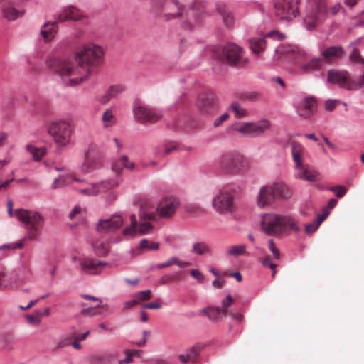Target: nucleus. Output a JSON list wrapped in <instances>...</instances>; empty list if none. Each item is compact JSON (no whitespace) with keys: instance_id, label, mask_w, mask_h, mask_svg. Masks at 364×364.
I'll return each instance as SVG.
<instances>
[{"instance_id":"nucleus-23","label":"nucleus","mask_w":364,"mask_h":364,"mask_svg":"<svg viewBox=\"0 0 364 364\" xmlns=\"http://www.w3.org/2000/svg\"><path fill=\"white\" fill-rule=\"evenodd\" d=\"M81 296L84 299H88L97 303L95 306H90L82 309L80 311V314L82 316H95L97 315H103L107 312V306L102 305V301L100 299L87 294H82Z\"/></svg>"},{"instance_id":"nucleus-54","label":"nucleus","mask_w":364,"mask_h":364,"mask_svg":"<svg viewBox=\"0 0 364 364\" xmlns=\"http://www.w3.org/2000/svg\"><path fill=\"white\" fill-rule=\"evenodd\" d=\"M350 60L353 63L364 64V59L360 56L357 49H353L350 55Z\"/></svg>"},{"instance_id":"nucleus-8","label":"nucleus","mask_w":364,"mask_h":364,"mask_svg":"<svg viewBox=\"0 0 364 364\" xmlns=\"http://www.w3.org/2000/svg\"><path fill=\"white\" fill-rule=\"evenodd\" d=\"M219 166L220 171L225 173L236 174L247 170L249 162L240 153L232 152L221 157Z\"/></svg>"},{"instance_id":"nucleus-60","label":"nucleus","mask_w":364,"mask_h":364,"mask_svg":"<svg viewBox=\"0 0 364 364\" xmlns=\"http://www.w3.org/2000/svg\"><path fill=\"white\" fill-rule=\"evenodd\" d=\"M229 117V115L228 113H225L222 114L220 117L216 119L214 121L213 125L214 127H217L220 126L225 121H226Z\"/></svg>"},{"instance_id":"nucleus-32","label":"nucleus","mask_w":364,"mask_h":364,"mask_svg":"<svg viewBox=\"0 0 364 364\" xmlns=\"http://www.w3.org/2000/svg\"><path fill=\"white\" fill-rule=\"evenodd\" d=\"M275 198L288 199L291 197L292 193L290 188L282 182H277L272 184Z\"/></svg>"},{"instance_id":"nucleus-59","label":"nucleus","mask_w":364,"mask_h":364,"mask_svg":"<svg viewBox=\"0 0 364 364\" xmlns=\"http://www.w3.org/2000/svg\"><path fill=\"white\" fill-rule=\"evenodd\" d=\"M190 274L191 277H194L199 282H203L204 280L203 274L198 269H192L190 271Z\"/></svg>"},{"instance_id":"nucleus-4","label":"nucleus","mask_w":364,"mask_h":364,"mask_svg":"<svg viewBox=\"0 0 364 364\" xmlns=\"http://www.w3.org/2000/svg\"><path fill=\"white\" fill-rule=\"evenodd\" d=\"M291 151L296 178L314 181L318 176V173L304 163L306 151L304 147L298 142L293 141L291 144Z\"/></svg>"},{"instance_id":"nucleus-50","label":"nucleus","mask_w":364,"mask_h":364,"mask_svg":"<svg viewBox=\"0 0 364 364\" xmlns=\"http://www.w3.org/2000/svg\"><path fill=\"white\" fill-rule=\"evenodd\" d=\"M267 246L269 250L272 253V257L278 260L280 258V251L275 246L274 240L272 239L269 240Z\"/></svg>"},{"instance_id":"nucleus-61","label":"nucleus","mask_w":364,"mask_h":364,"mask_svg":"<svg viewBox=\"0 0 364 364\" xmlns=\"http://www.w3.org/2000/svg\"><path fill=\"white\" fill-rule=\"evenodd\" d=\"M267 36L269 37V38H272L274 39H277V40H282L285 38L284 34L279 33V31H273L269 32L267 35Z\"/></svg>"},{"instance_id":"nucleus-28","label":"nucleus","mask_w":364,"mask_h":364,"mask_svg":"<svg viewBox=\"0 0 364 364\" xmlns=\"http://www.w3.org/2000/svg\"><path fill=\"white\" fill-rule=\"evenodd\" d=\"M281 53L291 55V57L297 63L306 60L308 58V55L305 51L299 49L296 46H284L281 50Z\"/></svg>"},{"instance_id":"nucleus-26","label":"nucleus","mask_w":364,"mask_h":364,"mask_svg":"<svg viewBox=\"0 0 364 364\" xmlns=\"http://www.w3.org/2000/svg\"><path fill=\"white\" fill-rule=\"evenodd\" d=\"M60 23L56 21L53 22H47L43 25L41 28V36L45 42H50L53 41L58 32V24Z\"/></svg>"},{"instance_id":"nucleus-30","label":"nucleus","mask_w":364,"mask_h":364,"mask_svg":"<svg viewBox=\"0 0 364 364\" xmlns=\"http://www.w3.org/2000/svg\"><path fill=\"white\" fill-rule=\"evenodd\" d=\"M216 9L225 26L230 27L234 24L233 15L226 4L220 3L217 5Z\"/></svg>"},{"instance_id":"nucleus-31","label":"nucleus","mask_w":364,"mask_h":364,"mask_svg":"<svg viewBox=\"0 0 364 364\" xmlns=\"http://www.w3.org/2000/svg\"><path fill=\"white\" fill-rule=\"evenodd\" d=\"M124 87L122 85H111L105 92V93L100 99V102L102 104L107 103L110 100L117 97L119 94L123 92Z\"/></svg>"},{"instance_id":"nucleus-55","label":"nucleus","mask_w":364,"mask_h":364,"mask_svg":"<svg viewBox=\"0 0 364 364\" xmlns=\"http://www.w3.org/2000/svg\"><path fill=\"white\" fill-rule=\"evenodd\" d=\"M232 303V298L229 294L227 296L226 299L222 301V307H223V314L224 316L228 315V309Z\"/></svg>"},{"instance_id":"nucleus-47","label":"nucleus","mask_w":364,"mask_h":364,"mask_svg":"<svg viewBox=\"0 0 364 364\" xmlns=\"http://www.w3.org/2000/svg\"><path fill=\"white\" fill-rule=\"evenodd\" d=\"M177 149V144L174 141H170L164 145L163 151H157L156 153L157 156L164 157L170 154L173 151Z\"/></svg>"},{"instance_id":"nucleus-34","label":"nucleus","mask_w":364,"mask_h":364,"mask_svg":"<svg viewBox=\"0 0 364 364\" xmlns=\"http://www.w3.org/2000/svg\"><path fill=\"white\" fill-rule=\"evenodd\" d=\"M191 252L196 255H211L212 249L205 242H196L192 245Z\"/></svg>"},{"instance_id":"nucleus-58","label":"nucleus","mask_w":364,"mask_h":364,"mask_svg":"<svg viewBox=\"0 0 364 364\" xmlns=\"http://www.w3.org/2000/svg\"><path fill=\"white\" fill-rule=\"evenodd\" d=\"M318 227H319V225L315 221H314L313 223L307 224L305 226V232L307 234H311L314 232H315L318 229Z\"/></svg>"},{"instance_id":"nucleus-57","label":"nucleus","mask_w":364,"mask_h":364,"mask_svg":"<svg viewBox=\"0 0 364 364\" xmlns=\"http://www.w3.org/2000/svg\"><path fill=\"white\" fill-rule=\"evenodd\" d=\"M71 344V338H65L60 341L58 343L55 348H54L55 350H58L59 349H61L63 348H65L66 346H68Z\"/></svg>"},{"instance_id":"nucleus-36","label":"nucleus","mask_w":364,"mask_h":364,"mask_svg":"<svg viewBox=\"0 0 364 364\" xmlns=\"http://www.w3.org/2000/svg\"><path fill=\"white\" fill-rule=\"evenodd\" d=\"M200 314L207 316L213 321H218L223 317H225L223 314V311L219 307L209 306L203 309L200 311Z\"/></svg>"},{"instance_id":"nucleus-21","label":"nucleus","mask_w":364,"mask_h":364,"mask_svg":"<svg viewBox=\"0 0 364 364\" xmlns=\"http://www.w3.org/2000/svg\"><path fill=\"white\" fill-rule=\"evenodd\" d=\"M85 17L83 13L77 8L73 6H67L63 7L59 13L57 20L60 23L67 21H76L82 19Z\"/></svg>"},{"instance_id":"nucleus-20","label":"nucleus","mask_w":364,"mask_h":364,"mask_svg":"<svg viewBox=\"0 0 364 364\" xmlns=\"http://www.w3.org/2000/svg\"><path fill=\"white\" fill-rule=\"evenodd\" d=\"M275 200V194L272 185L260 188L257 198V204L259 208L269 206Z\"/></svg>"},{"instance_id":"nucleus-5","label":"nucleus","mask_w":364,"mask_h":364,"mask_svg":"<svg viewBox=\"0 0 364 364\" xmlns=\"http://www.w3.org/2000/svg\"><path fill=\"white\" fill-rule=\"evenodd\" d=\"M15 216L25 224L27 231L26 238L29 240H37L44 222L43 216L37 212L25 209L16 210Z\"/></svg>"},{"instance_id":"nucleus-10","label":"nucleus","mask_w":364,"mask_h":364,"mask_svg":"<svg viewBox=\"0 0 364 364\" xmlns=\"http://www.w3.org/2000/svg\"><path fill=\"white\" fill-rule=\"evenodd\" d=\"M153 11L161 14L166 21L182 14L183 6L178 0H153Z\"/></svg>"},{"instance_id":"nucleus-49","label":"nucleus","mask_w":364,"mask_h":364,"mask_svg":"<svg viewBox=\"0 0 364 364\" xmlns=\"http://www.w3.org/2000/svg\"><path fill=\"white\" fill-rule=\"evenodd\" d=\"M134 297L138 300V303L140 301H147L151 298V291L150 290L139 291L136 293Z\"/></svg>"},{"instance_id":"nucleus-44","label":"nucleus","mask_w":364,"mask_h":364,"mask_svg":"<svg viewBox=\"0 0 364 364\" xmlns=\"http://www.w3.org/2000/svg\"><path fill=\"white\" fill-rule=\"evenodd\" d=\"M95 252L98 255H107L109 251V244L107 242L97 240L93 245Z\"/></svg>"},{"instance_id":"nucleus-6","label":"nucleus","mask_w":364,"mask_h":364,"mask_svg":"<svg viewBox=\"0 0 364 364\" xmlns=\"http://www.w3.org/2000/svg\"><path fill=\"white\" fill-rule=\"evenodd\" d=\"M73 132V124L65 119L54 121L50 124L48 128V133L59 146H65L70 142Z\"/></svg>"},{"instance_id":"nucleus-53","label":"nucleus","mask_w":364,"mask_h":364,"mask_svg":"<svg viewBox=\"0 0 364 364\" xmlns=\"http://www.w3.org/2000/svg\"><path fill=\"white\" fill-rule=\"evenodd\" d=\"M36 314L35 316L33 315H28L26 316L27 319L28 320V322L31 324L33 325H38L40 323L41 321V317L43 316V314L41 311H36Z\"/></svg>"},{"instance_id":"nucleus-43","label":"nucleus","mask_w":364,"mask_h":364,"mask_svg":"<svg viewBox=\"0 0 364 364\" xmlns=\"http://www.w3.org/2000/svg\"><path fill=\"white\" fill-rule=\"evenodd\" d=\"M159 243L151 242L147 239H142L139 245L138 250H150V251H155L159 250Z\"/></svg>"},{"instance_id":"nucleus-41","label":"nucleus","mask_w":364,"mask_h":364,"mask_svg":"<svg viewBox=\"0 0 364 364\" xmlns=\"http://www.w3.org/2000/svg\"><path fill=\"white\" fill-rule=\"evenodd\" d=\"M102 122L105 127H111L116 123V117L112 109H107L102 115Z\"/></svg>"},{"instance_id":"nucleus-51","label":"nucleus","mask_w":364,"mask_h":364,"mask_svg":"<svg viewBox=\"0 0 364 364\" xmlns=\"http://www.w3.org/2000/svg\"><path fill=\"white\" fill-rule=\"evenodd\" d=\"M178 259L176 257H171L168 260H167L163 263L158 264L156 266V268L158 269L168 268L171 266L176 265V263H178Z\"/></svg>"},{"instance_id":"nucleus-1","label":"nucleus","mask_w":364,"mask_h":364,"mask_svg":"<svg viewBox=\"0 0 364 364\" xmlns=\"http://www.w3.org/2000/svg\"><path fill=\"white\" fill-rule=\"evenodd\" d=\"M103 48L93 43L85 44L74 52L77 65L70 57L50 59L48 65L62 78L66 85L74 86L85 81L91 73L92 68L102 62Z\"/></svg>"},{"instance_id":"nucleus-56","label":"nucleus","mask_w":364,"mask_h":364,"mask_svg":"<svg viewBox=\"0 0 364 364\" xmlns=\"http://www.w3.org/2000/svg\"><path fill=\"white\" fill-rule=\"evenodd\" d=\"M338 100H328L325 102V109L328 112L333 111L338 103Z\"/></svg>"},{"instance_id":"nucleus-11","label":"nucleus","mask_w":364,"mask_h":364,"mask_svg":"<svg viewBox=\"0 0 364 364\" xmlns=\"http://www.w3.org/2000/svg\"><path fill=\"white\" fill-rule=\"evenodd\" d=\"M216 57L229 65H242V48L235 43H228L216 51Z\"/></svg>"},{"instance_id":"nucleus-35","label":"nucleus","mask_w":364,"mask_h":364,"mask_svg":"<svg viewBox=\"0 0 364 364\" xmlns=\"http://www.w3.org/2000/svg\"><path fill=\"white\" fill-rule=\"evenodd\" d=\"M324 64L323 60L320 58H314L309 62L303 63L300 66V69L304 73H311L319 70Z\"/></svg>"},{"instance_id":"nucleus-33","label":"nucleus","mask_w":364,"mask_h":364,"mask_svg":"<svg viewBox=\"0 0 364 364\" xmlns=\"http://www.w3.org/2000/svg\"><path fill=\"white\" fill-rule=\"evenodd\" d=\"M77 182H82V181L74 176H60L53 181L52 184V188L55 189L61 188L65 185H70L73 186L75 188L79 190L80 188L75 185V183Z\"/></svg>"},{"instance_id":"nucleus-42","label":"nucleus","mask_w":364,"mask_h":364,"mask_svg":"<svg viewBox=\"0 0 364 364\" xmlns=\"http://www.w3.org/2000/svg\"><path fill=\"white\" fill-rule=\"evenodd\" d=\"M247 245L245 244H240L237 245L231 246L227 251V253L229 255L238 257L242 255H247V252L246 251Z\"/></svg>"},{"instance_id":"nucleus-39","label":"nucleus","mask_w":364,"mask_h":364,"mask_svg":"<svg viewBox=\"0 0 364 364\" xmlns=\"http://www.w3.org/2000/svg\"><path fill=\"white\" fill-rule=\"evenodd\" d=\"M123 167L132 170L134 167L133 162H129L126 156H122L119 161L112 164V169L115 172H119Z\"/></svg>"},{"instance_id":"nucleus-2","label":"nucleus","mask_w":364,"mask_h":364,"mask_svg":"<svg viewBox=\"0 0 364 364\" xmlns=\"http://www.w3.org/2000/svg\"><path fill=\"white\" fill-rule=\"evenodd\" d=\"M262 228L267 234L274 235H280L289 230L296 232L301 230L294 218L275 213H267L263 216Z\"/></svg>"},{"instance_id":"nucleus-45","label":"nucleus","mask_w":364,"mask_h":364,"mask_svg":"<svg viewBox=\"0 0 364 364\" xmlns=\"http://www.w3.org/2000/svg\"><path fill=\"white\" fill-rule=\"evenodd\" d=\"M189 18L188 21L186 23L185 26L188 23H190L191 26L188 28L189 29H192L193 26L199 25L202 21V14L200 12H197L194 10H191L189 11Z\"/></svg>"},{"instance_id":"nucleus-40","label":"nucleus","mask_w":364,"mask_h":364,"mask_svg":"<svg viewBox=\"0 0 364 364\" xmlns=\"http://www.w3.org/2000/svg\"><path fill=\"white\" fill-rule=\"evenodd\" d=\"M14 276L12 272H0V288H9L12 286Z\"/></svg>"},{"instance_id":"nucleus-62","label":"nucleus","mask_w":364,"mask_h":364,"mask_svg":"<svg viewBox=\"0 0 364 364\" xmlns=\"http://www.w3.org/2000/svg\"><path fill=\"white\" fill-rule=\"evenodd\" d=\"M161 306V304L158 302H151L143 304V307L150 309H159Z\"/></svg>"},{"instance_id":"nucleus-15","label":"nucleus","mask_w":364,"mask_h":364,"mask_svg":"<svg viewBox=\"0 0 364 364\" xmlns=\"http://www.w3.org/2000/svg\"><path fill=\"white\" fill-rule=\"evenodd\" d=\"M118 186V180L112 178L103 181L99 183L89 184L87 187L79 188V192L82 194L94 196L98 193H103L113 189Z\"/></svg>"},{"instance_id":"nucleus-27","label":"nucleus","mask_w":364,"mask_h":364,"mask_svg":"<svg viewBox=\"0 0 364 364\" xmlns=\"http://www.w3.org/2000/svg\"><path fill=\"white\" fill-rule=\"evenodd\" d=\"M204 346L202 344H195L186 350V354H181L178 358L183 364L188 363H195L197 357L199 355Z\"/></svg>"},{"instance_id":"nucleus-12","label":"nucleus","mask_w":364,"mask_h":364,"mask_svg":"<svg viewBox=\"0 0 364 364\" xmlns=\"http://www.w3.org/2000/svg\"><path fill=\"white\" fill-rule=\"evenodd\" d=\"M235 197L232 190L223 188L213 200L214 208L220 213H232L235 209Z\"/></svg>"},{"instance_id":"nucleus-16","label":"nucleus","mask_w":364,"mask_h":364,"mask_svg":"<svg viewBox=\"0 0 364 364\" xmlns=\"http://www.w3.org/2000/svg\"><path fill=\"white\" fill-rule=\"evenodd\" d=\"M23 0H0L2 5V15L8 21H14L22 16L24 11L19 8Z\"/></svg>"},{"instance_id":"nucleus-22","label":"nucleus","mask_w":364,"mask_h":364,"mask_svg":"<svg viewBox=\"0 0 364 364\" xmlns=\"http://www.w3.org/2000/svg\"><path fill=\"white\" fill-rule=\"evenodd\" d=\"M122 223L123 220L120 215H114L110 218L100 220L97 229L102 233L114 232L119 229Z\"/></svg>"},{"instance_id":"nucleus-37","label":"nucleus","mask_w":364,"mask_h":364,"mask_svg":"<svg viewBox=\"0 0 364 364\" xmlns=\"http://www.w3.org/2000/svg\"><path fill=\"white\" fill-rule=\"evenodd\" d=\"M249 43L252 51L256 55H259L266 48L265 40L262 38H252Z\"/></svg>"},{"instance_id":"nucleus-18","label":"nucleus","mask_w":364,"mask_h":364,"mask_svg":"<svg viewBox=\"0 0 364 364\" xmlns=\"http://www.w3.org/2000/svg\"><path fill=\"white\" fill-rule=\"evenodd\" d=\"M107 263L92 257H85L80 262L81 271L87 274H100Z\"/></svg>"},{"instance_id":"nucleus-13","label":"nucleus","mask_w":364,"mask_h":364,"mask_svg":"<svg viewBox=\"0 0 364 364\" xmlns=\"http://www.w3.org/2000/svg\"><path fill=\"white\" fill-rule=\"evenodd\" d=\"M298 0H277L274 3L275 15L281 20L291 21L299 14Z\"/></svg>"},{"instance_id":"nucleus-7","label":"nucleus","mask_w":364,"mask_h":364,"mask_svg":"<svg viewBox=\"0 0 364 364\" xmlns=\"http://www.w3.org/2000/svg\"><path fill=\"white\" fill-rule=\"evenodd\" d=\"M326 16V4L324 0H314L308 3L304 18L306 28L312 30L321 23Z\"/></svg>"},{"instance_id":"nucleus-46","label":"nucleus","mask_w":364,"mask_h":364,"mask_svg":"<svg viewBox=\"0 0 364 364\" xmlns=\"http://www.w3.org/2000/svg\"><path fill=\"white\" fill-rule=\"evenodd\" d=\"M230 110L232 111L236 117H244L247 114V112L245 109L238 102H233L230 107Z\"/></svg>"},{"instance_id":"nucleus-19","label":"nucleus","mask_w":364,"mask_h":364,"mask_svg":"<svg viewBox=\"0 0 364 364\" xmlns=\"http://www.w3.org/2000/svg\"><path fill=\"white\" fill-rule=\"evenodd\" d=\"M100 164V156L95 148H90L87 151L81 170L88 173L97 168Z\"/></svg>"},{"instance_id":"nucleus-17","label":"nucleus","mask_w":364,"mask_h":364,"mask_svg":"<svg viewBox=\"0 0 364 364\" xmlns=\"http://www.w3.org/2000/svg\"><path fill=\"white\" fill-rule=\"evenodd\" d=\"M139 223H137L136 218L134 215H132L130 217L131 224L125 228L123 230V234L124 235H133L137 233L140 234H147L152 229L153 225L146 222L147 220L141 219L139 217Z\"/></svg>"},{"instance_id":"nucleus-14","label":"nucleus","mask_w":364,"mask_h":364,"mask_svg":"<svg viewBox=\"0 0 364 364\" xmlns=\"http://www.w3.org/2000/svg\"><path fill=\"white\" fill-rule=\"evenodd\" d=\"M134 114L136 120L141 123H154L161 117V113L142 105L134 107Z\"/></svg>"},{"instance_id":"nucleus-64","label":"nucleus","mask_w":364,"mask_h":364,"mask_svg":"<svg viewBox=\"0 0 364 364\" xmlns=\"http://www.w3.org/2000/svg\"><path fill=\"white\" fill-rule=\"evenodd\" d=\"M8 135L5 132H0V148L3 147L7 142Z\"/></svg>"},{"instance_id":"nucleus-63","label":"nucleus","mask_w":364,"mask_h":364,"mask_svg":"<svg viewBox=\"0 0 364 364\" xmlns=\"http://www.w3.org/2000/svg\"><path fill=\"white\" fill-rule=\"evenodd\" d=\"M341 9L342 6L340 4H336L329 9V11L330 13L334 16L337 14Z\"/></svg>"},{"instance_id":"nucleus-52","label":"nucleus","mask_w":364,"mask_h":364,"mask_svg":"<svg viewBox=\"0 0 364 364\" xmlns=\"http://www.w3.org/2000/svg\"><path fill=\"white\" fill-rule=\"evenodd\" d=\"M328 189L334 192L338 198H342L347 191V188L343 186H331Z\"/></svg>"},{"instance_id":"nucleus-48","label":"nucleus","mask_w":364,"mask_h":364,"mask_svg":"<svg viewBox=\"0 0 364 364\" xmlns=\"http://www.w3.org/2000/svg\"><path fill=\"white\" fill-rule=\"evenodd\" d=\"M261 263L263 267H269L272 269V277L274 278L276 274L277 264L272 262V257L270 255L264 256V257L261 259Z\"/></svg>"},{"instance_id":"nucleus-25","label":"nucleus","mask_w":364,"mask_h":364,"mask_svg":"<svg viewBox=\"0 0 364 364\" xmlns=\"http://www.w3.org/2000/svg\"><path fill=\"white\" fill-rule=\"evenodd\" d=\"M317 109V102L313 97H306L300 103L297 108L299 116L309 118L313 115Z\"/></svg>"},{"instance_id":"nucleus-24","label":"nucleus","mask_w":364,"mask_h":364,"mask_svg":"<svg viewBox=\"0 0 364 364\" xmlns=\"http://www.w3.org/2000/svg\"><path fill=\"white\" fill-rule=\"evenodd\" d=\"M198 110L201 114H210L217 108L215 97L212 94L201 95L198 101Z\"/></svg>"},{"instance_id":"nucleus-29","label":"nucleus","mask_w":364,"mask_h":364,"mask_svg":"<svg viewBox=\"0 0 364 364\" xmlns=\"http://www.w3.org/2000/svg\"><path fill=\"white\" fill-rule=\"evenodd\" d=\"M345 54L343 48L341 46H330L321 53L324 60L327 62H331L336 59L341 58Z\"/></svg>"},{"instance_id":"nucleus-38","label":"nucleus","mask_w":364,"mask_h":364,"mask_svg":"<svg viewBox=\"0 0 364 364\" xmlns=\"http://www.w3.org/2000/svg\"><path fill=\"white\" fill-rule=\"evenodd\" d=\"M27 151L32 155L34 161H38L46 155V150L44 147H36L33 145L28 144L26 146Z\"/></svg>"},{"instance_id":"nucleus-3","label":"nucleus","mask_w":364,"mask_h":364,"mask_svg":"<svg viewBox=\"0 0 364 364\" xmlns=\"http://www.w3.org/2000/svg\"><path fill=\"white\" fill-rule=\"evenodd\" d=\"M179 202L176 198H165L157 207L149 203H144L140 210V218L145 220H156L157 217L168 218L172 217L178 208Z\"/></svg>"},{"instance_id":"nucleus-9","label":"nucleus","mask_w":364,"mask_h":364,"mask_svg":"<svg viewBox=\"0 0 364 364\" xmlns=\"http://www.w3.org/2000/svg\"><path fill=\"white\" fill-rule=\"evenodd\" d=\"M271 123L267 119L257 122H237L230 126V129L247 136L255 137L269 129Z\"/></svg>"}]
</instances>
